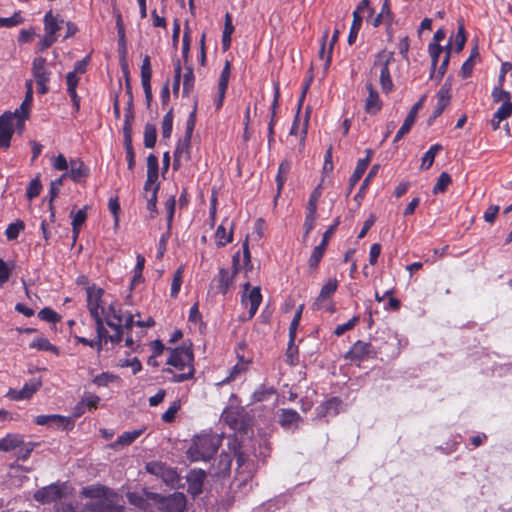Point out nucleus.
I'll use <instances>...</instances> for the list:
<instances>
[{"mask_svg":"<svg viewBox=\"0 0 512 512\" xmlns=\"http://www.w3.org/2000/svg\"><path fill=\"white\" fill-rule=\"evenodd\" d=\"M367 167H368V159H359L358 160L355 170L349 179V189H348L347 195H349L352 192L354 186L361 179V177L363 176Z\"/></svg>","mask_w":512,"mask_h":512,"instance_id":"a878e982","label":"nucleus"},{"mask_svg":"<svg viewBox=\"0 0 512 512\" xmlns=\"http://www.w3.org/2000/svg\"><path fill=\"white\" fill-rule=\"evenodd\" d=\"M180 80H181V64H180L179 60H176L174 63V80H173V93L175 95H177L179 92Z\"/></svg>","mask_w":512,"mask_h":512,"instance_id":"052dcab7","label":"nucleus"},{"mask_svg":"<svg viewBox=\"0 0 512 512\" xmlns=\"http://www.w3.org/2000/svg\"><path fill=\"white\" fill-rule=\"evenodd\" d=\"M30 348H35L41 351L57 352V348L49 342L47 338L38 337L30 343Z\"/></svg>","mask_w":512,"mask_h":512,"instance_id":"c9c22d12","label":"nucleus"},{"mask_svg":"<svg viewBox=\"0 0 512 512\" xmlns=\"http://www.w3.org/2000/svg\"><path fill=\"white\" fill-rule=\"evenodd\" d=\"M40 387V382L31 381L26 383L21 389H10L7 396L13 400H23L30 398Z\"/></svg>","mask_w":512,"mask_h":512,"instance_id":"f3484780","label":"nucleus"},{"mask_svg":"<svg viewBox=\"0 0 512 512\" xmlns=\"http://www.w3.org/2000/svg\"><path fill=\"white\" fill-rule=\"evenodd\" d=\"M221 445V438L218 434L204 433L196 436L193 444L187 451V455L191 461H208Z\"/></svg>","mask_w":512,"mask_h":512,"instance_id":"f03ea898","label":"nucleus"},{"mask_svg":"<svg viewBox=\"0 0 512 512\" xmlns=\"http://www.w3.org/2000/svg\"><path fill=\"white\" fill-rule=\"evenodd\" d=\"M240 261L239 252H237L232 259L233 271L230 272L228 269L221 268L218 274V285L217 290L222 295H226L230 286L233 284L234 277L238 272V265Z\"/></svg>","mask_w":512,"mask_h":512,"instance_id":"423d86ee","label":"nucleus"},{"mask_svg":"<svg viewBox=\"0 0 512 512\" xmlns=\"http://www.w3.org/2000/svg\"><path fill=\"white\" fill-rule=\"evenodd\" d=\"M451 176L447 172H442L433 187V193L438 194L444 192L451 183Z\"/></svg>","mask_w":512,"mask_h":512,"instance_id":"ea45409f","label":"nucleus"},{"mask_svg":"<svg viewBox=\"0 0 512 512\" xmlns=\"http://www.w3.org/2000/svg\"><path fill=\"white\" fill-rule=\"evenodd\" d=\"M38 317L46 322L56 323L60 321V316L51 308L45 307L38 313Z\"/></svg>","mask_w":512,"mask_h":512,"instance_id":"a18cd8bd","label":"nucleus"},{"mask_svg":"<svg viewBox=\"0 0 512 512\" xmlns=\"http://www.w3.org/2000/svg\"><path fill=\"white\" fill-rule=\"evenodd\" d=\"M375 355V350L370 343L357 341L347 352L346 358L350 360H363L370 356Z\"/></svg>","mask_w":512,"mask_h":512,"instance_id":"f8f14e48","label":"nucleus"},{"mask_svg":"<svg viewBox=\"0 0 512 512\" xmlns=\"http://www.w3.org/2000/svg\"><path fill=\"white\" fill-rule=\"evenodd\" d=\"M512 113V102L506 101L497 109L494 113L495 119L504 120L508 118Z\"/></svg>","mask_w":512,"mask_h":512,"instance_id":"3c124183","label":"nucleus"},{"mask_svg":"<svg viewBox=\"0 0 512 512\" xmlns=\"http://www.w3.org/2000/svg\"><path fill=\"white\" fill-rule=\"evenodd\" d=\"M276 393L275 389L272 387H265L260 386L258 389H256L251 398L253 402H263L268 401L272 395Z\"/></svg>","mask_w":512,"mask_h":512,"instance_id":"2f4dec72","label":"nucleus"},{"mask_svg":"<svg viewBox=\"0 0 512 512\" xmlns=\"http://www.w3.org/2000/svg\"><path fill=\"white\" fill-rule=\"evenodd\" d=\"M166 371L172 374V378L170 381L173 383L184 382L186 380L192 379L194 376V367H190L189 370H187V372L183 373H173L171 369H167Z\"/></svg>","mask_w":512,"mask_h":512,"instance_id":"09e8293b","label":"nucleus"},{"mask_svg":"<svg viewBox=\"0 0 512 512\" xmlns=\"http://www.w3.org/2000/svg\"><path fill=\"white\" fill-rule=\"evenodd\" d=\"M14 121L11 112H5L0 116V149H7L14 133Z\"/></svg>","mask_w":512,"mask_h":512,"instance_id":"1a4fd4ad","label":"nucleus"},{"mask_svg":"<svg viewBox=\"0 0 512 512\" xmlns=\"http://www.w3.org/2000/svg\"><path fill=\"white\" fill-rule=\"evenodd\" d=\"M23 19L19 13L7 18L0 17V27H14L22 23Z\"/></svg>","mask_w":512,"mask_h":512,"instance_id":"13d9d810","label":"nucleus"},{"mask_svg":"<svg viewBox=\"0 0 512 512\" xmlns=\"http://www.w3.org/2000/svg\"><path fill=\"white\" fill-rule=\"evenodd\" d=\"M74 182H80L88 175V168L79 158L71 159L69 162L68 172H66Z\"/></svg>","mask_w":512,"mask_h":512,"instance_id":"aec40b11","label":"nucleus"},{"mask_svg":"<svg viewBox=\"0 0 512 512\" xmlns=\"http://www.w3.org/2000/svg\"><path fill=\"white\" fill-rule=\"evenodd\" d=\"M492 97L494 102H506L510 101V93L503 90L501 85L499 87H495L492 92Z\"/></svg>","mask_w":512,"mask_h":512,"instance_id":"680f3d73","label":"nucleus"},{"mask_svg":"<svg viewBox=\"0 0 512 512\" xmlns=\"http://www.w3.org/2000/svg\"><path fill=\"white\" fill-rule=\"evenodd\" d=\"M67 485L62 484H50L36 491L34 498L36 501L41 503H52L64 498L67 494Z\"/></svg>","mask_w":512,"mask_h":512,"instance_id":"39448f33","label":"nucleus"},{"mask_svg":"<svg viewBox=\"0 0 512 512\" xmlns=\"http://www.w3.org/2000/svg\"><path fill=\"white\" fill-rule=\"evenodd\" d=\"M425 99H426V95H423L413 105V107L411 108L410 112L406 116L402 126L400 127V129L396 133V135L394 137V140H393L394 143L398 142L404 135H406L410 131V129L412 128V126H413V124H414V122L416 120L417 113L422 108V106H423V104L425 102Z\"/></svg>","mask_w":512,"mask_h":512,"instance_id":"9d476101","label":"nucleus"},{"mask_svg":"<svg viewBox=\"0 0 512 512\" xmlns=\"http://www.w3.org/2000/svg\"><path fill=\"white\" fill-rule=\"evenodd\" d=\"M359 319V316H354L346 323L338 325L334 330V334L336 336L343 335L346 331L351 330L359 322Z\"/></svg>","mask_w":512,"mask_h":512,"instance_id":"864d4df0","label":"nucleus"},{"mask_svg":"<svg viewBox=\"0 0 512 512\" xmlns=\"http://www.w3.org/2000/svg\"><path fill=\"white\" fill-rule=\"evenodd\" d=\"M466 43L465 28L462 23L459 24L456 35L454 36L455 51L461 52Z\"/></svg>","mask_w":512,"mask_h":512,"instance_id":"37998d69","label":"nucleus"},{"mask_svg":"<svg viewBox=\"0 0 512 512\" xmlns=\"http://www.w3.org/2000/svg\"><path fill=\"white\" fill-rule=\"evenodd\" d=\"M25 228L24 222L17 220L10 223L5 231L8 240H14L18 237L19 233Z\"/></svg>","mask_w":512,"mask_h":512,"instance_id":"a19ab883","label":"nucleus"},{"mask_svg":"<svg viewBox=\"0 0 512 512\" xmlns=\"http://www.w3.org/2000/svg\"><path fill=\"white\" fill-rule=\"evenodd\" d=\"M302 311H303V305H300L298 307L297 311L295 312V315L290 323L289 338H291V340H295V338H296V333H297V329H298V326H299V323L301 320Z\"/></svg>","mask_w":512,"mask_h":512,"instance_id":"c03bdc74","label":"nucleus"},{"mask_svg":"<svg viewBox=\"0 0 512 512\" xmlns=\"http://www.w3.org/2000/svg\"><path fill=\"white\" fill-rule=\"evenodd\" d=\"M244 370V365L236 364L229 371V375L223 379L219 385L227 384L230 381L234 380L242 371Z\"/></svg>","mask_w":512,"mask_h":512,"instance_id":"338daca9","label":"nucleus"},{"mask_svg":"<svg viewBox=\"0 0 512 512\" xmlns=\"http://www.w3.org/2000/svg\"><path fill=\"white\" fill-rule=\"evenodd\" d=\"M449 60H450L449 51H447L445 53V56L440 64L439 68H438L437 73L434 71V78L437 81H440L442 79V77L444 76V74L446 73L447 67L449 64Z\"/></svg>","mask_w":512,"mask_h":512,"instance_id":"69168bd1","label":"nucleus"},{"mask_svg":"<svg viewBox=\"0 0 512 512\" xmlns=\"http://www.w3.org/2000/svg\"><path fill=\"white\" fill-rule=\"evenodd\" d=\"M27 85H28V91L26 93V96H25L23 102L21 103L19 108H17L14 112H11V117L13 119L19 118V122H20L19 124L21 126H22V119L28 118L29 108L31 106L32 99H33L31 85L30 84H27Z\"/></svg>","mask_w":512,"mask_h":512,"instance_id":"4be33fe9","label":"nucleus"},{"mask_svg":"<svg viewBox=\"0 0 512 512\" xmlns=\"http://www.w3.org/2000/svg\"><path fill=\"white\" fill-rule=\"evenodd\" d=\"M170 355L167 359V364L175 367L178 370H189L193 367V352L190 347L182 346L174 349H168Z\"/></svg>","mask_w":512,"mask_h":512,"instance_id":"20e7f679","label":"nucleus"},{"mask_svg":"<svg viewBox=\"0 0 512 512\" xmlns=\"http://www.w3.org/2000/svg\"><path fill=\"white\" fill-rule=\"evenodd\" d=\"M190 142L191 138L189 137V135H185L183 139H180L178 141L174 152V166L176 169L181 165L183 160H189Z\"/></svg>","mask_w":512,"mask_h":512,"instance_id":"a211bd4d","label":"nucleus"},{"mask_svg":"<svg viewBox=\"0 0 512 512\" xmlns=\"http://www.w3.org/2000/svg\"><path fill=\"white\" fill-rule=\"evenodd\" d=\"M338 288V281L336 279H329L321 288V291L314 301L312 308L314 310L321 309L323 303L333 294Z\"/></svg>","mask_w":512,"mask_h":512,"instance_id":"6ab92c4d","label":"nucleus"},{"mask_svg":"<svg viewBox=\"0 0 512 512\" xmlns=\"http://www.w3.org/2000/svg\"><path fill=\"white\" fill-rule=\"evenodd\" d=\"M500 207L498 205H490L484 212L483 218L486 222L492 224L494 223Z\"/></svg>","mask_w":512,"mask_h":512,"instance_id":"e2e57ef3","label":"nucleus"},{"mask_svg":"<svg viewBox=\"0 0 512 512\" xmlns=\"http://www.w3.org/2000/svg\"><path fill=\"white\" fill-rule=\"evenodd\" d=\"M87 218V206H84L82 209L78 210L72 219V227L76 230V227H81V225L85 222Z\"/></svg>","mask_w":512,"mask_h":512,"instance_id":"4d7b16f0","label":"nucleus"},{"mask_svg":"<svg viewBox=\"0 0 512 512\" xmlns=\"http://www.w3.org/2000/svg\"><path fill=\"white\" fill-rule=\"evenodd\" d=\"M12 268L0 258V285L9 280Z\"/></svg>","mask_w":512,"mask_h":512,"instance_id":"774afa93","label":"nucleus"},{"mask_svg":"<svg viewBox=\"0 0 512 512\" xmlns=\"http://www.w3.org/2000/svg\"><path fill=\"white\" fill-rule=\"evenodd\" d=\"M295 340L289 338V343L286 351L287 362L290 365H296L298 362V348L294 345Z\"/></svg>","mask_w":512,"mask_h":512,"instance_id":"8fccbe9b","label":"nucleus"},{"mask_svg":"<svg viewBox=\"0 0 512 512\" xmlns=\"http://www.w3.org/2000/svg\"><path fill=\"white\" fill-rule=\"evenodd\" d=\"M378 170H379V165L372 166L369 173L367 174L364 181L362 182V184L359 188V191L357 192V194L354 197L355 201L360 202V200L363 198L366 188L370 184V181L376 176V174L378 173Z\"/></svg>","mask_w":512,"mask_h":512,"instance_id":"473e14b6","label":"nucleus"},{"mask_svg":"<svg viewBox=\"0 0 512 512\" xmlns=\"http://www.w3.org/2000/svg\"><path fill=\"white\" fill-rule=\"evenodd\" d=\"M64 19L59 14L54 15L52 11H48L44 16L45 32L51 36H57V32L62 28Z\"/></svg>","mask_w":512,"mask_h":512,"instance_id":"412c9836","label":"nucleus"},{"mask_svg":"<svg viewBox=\"0 0 512 512\" xmlns=\"http://www.w3.org/2000/svg\"><path fill=\"white\" fill-rule=\"evenodd\" d=\"M195 76L193 72V68L191 66L187 67L186 72L183 76V94L188 95L194 88Z\"/></svg>","mask_w":512,"mask_h":512,"instance_id":"4c0bfd02","label":"nucleus"},{"mask_svg":"<svg viewBox=\"0 0 512 512\" xmlns=\"http://www.w3.org/2000/svg\"><path fill=\"white\" fill-rule=\"evenodd\" d=\"M362 21H363L362 15L353 13V21H352V24L350 27V32H349L348 40H347L350 45H352L356 41L358 32L362 25Z\"/></svg>","mask_w":512,"mask_h":512,"instance_id":"f704fd0d","label":"nucleus"},{"mask_svg":"<svg viewBox=\"0 0 512 512\" xmlns=\"http://www.w3.org/2000/svg\"><path fill=\"white\" fill-rule=\"evenodd\" d=\"M64 418L59 415H38L35 418V423L38 425H49L54 422H63Z\"/></svg>","mask_w":512,"mask_h":512,"instance_id":"5fc2aeb1","label":"nucleus"},{"mask_svg":"<svg viewBox=\"0 0 512 512\" xmlns=\"http://www.w3.org/2000/svg\"><path fill=\"white\" fill-rule=\"evenodd\" d=\"M394 61L393 53L382 50L374 59L371 73L379 71V82L384 93L393 89V83L390 76L389 65Z\"/></svg>","mask_w":512,"mask_h":512,"instance_id":"7ed1b4c3","label":"nucleus"},{"mask_svg":"<svg viewBox=\"0 0 512 512\" xmlns=\"http://www.w3.org/2000/svg\"><path fill=\"white\" fill-rule=\"evenodd\" d=\"M429 55L431 57V73L430 78L434 79V71H436L437 63L441 53L443 52V47L437 43H430L428 47Z\"/></svg>","mask_w":512,"mask_h":512,"instance_id":"c85d7f7f","label":"nucleus"},{"mask_svg":"<svg viewBox=\"0 0 512 512\" xmlns=\"http://www.w3.org/2000/svg\"><path fill=\"white\" fill-rule=\"evenodd\" d=\"M33 448L34 445L32 443H24L22 441V444L17 448V458L21 461H26L30 457Z\"/></svg>","mask_w":512,"mask_h":512,"instance_id":"6e6d98bb","label":"nucleus"},{"mask_svg":"<svg viewBox=\"0 0 512 512\" xmlns=\"http://www.w3.org/2000/svg\"><path fill=\"white\" fill-rule=\"evenodd\" d=\"M182 277H183V270H182V268H178L174 273L173 281L171 284L170 294H171V297H173V298L177 297V295L180 291V287L182 284Z\"/></svg>","mask_w":512,"mask_h":512,"instance_id":"49530a36","label":"nucleus"},{"mask_svg":"<svg viewBox=\"0 0 512 512\" xmlns=\"http://www.w3.org/2000/svg\"><path fill=\"white\" fill-rule=\"evenodd\" d=\"M320 196H321L320 186H318L317 188L314 189V191L310 195L308 205H307L308 211L316 212L317 202H318V199L320 198Z\"/></svg>","mask_w":512,"mask_h":512,"instance_id":"0e129e2a","label":"nucleus"},{"mask_svg":"<svg viewBox=\"0 0 512 512\" xmlns=\"http://www.w3.org/2000/svg\"><path fill=\"white\" fill-rule=\"evenodd\" d=\"M146 469L149 473L160 477L167 484L173 485L178 480L176 471L161 462H149Z\"/></svg>","mask_w":512,"mask_h":512,"instance_id":"6e6552de","label":"nucleus"},{"mask_svg":"<svg viewBox=\"0 0 512 512\" xmlns=\"http://www.w3.org/2000/svg\"><path fill=\"white\" fill-rule=\"evenodd\" d=\"M366 89L369 93L368 97L365 101V111L368 114H376L382 108V102L380 100L379 94L376 89L373 87L372 83H366Z\"/></svg>","mask_w":512,"mask_h":512,"instance_id":"dca6fc26","label":"nucleus"},{"mask_svg":"<svg viewBox=\"0 0 512 512\" xmlns=\"http://www.w3.org/2000/svg\"><path fill=\"white\" fill-rule=\"evenodd\" d=\"M32 73L36 83L49 82L51 71L47 68V61L43 57H36L32 62Z\"/></svg>","mask_w":512,"mask_h":512,"instance_id":"4468645a","label":"nucleus"},{"mask_svg":"<svg viewBox=\"0 0 512 512\" xmlns=\"http://www.w3.org/2000/svg\"><path fill=\"white\" fill-rule=\"evenodd\" d=\"M443 149L442 145L440 144H434L432 145L429 150L424 154L422 157L420 168L422 170L429 169L432 164L434 163L435 157L439 151Z\"/></svg>","mask_w":512,"mask_h":512,"instance_id":"bb28decb","label":"nucleus"},{"mask_svg":"<svg viewBox=\"0 0 512 512\" xmlns=\"http://www.w3.org/2000/svg\"><path fill=\"white\" fill-rule=\"evenodd\" d=\"M327 245L321 243L317 245L309 258L308 264L310 268L316 269L325 253Z\"/></svg>","mask_w":512,"mask_h":512,"instance_id":"72a5a7b5","label":"nucleus"},{"mask_svg":"<svg viewBox=\"0 0 512 512\" xmlns=\"http://www.w3.org/2000/svg\"><path fill=\"white\" fill-rule=\"evenodd\" d=\"M93 512H123L124 507L115 505L107 498L96 499L91 503Z\"/></svg>","mask_w":512,"mask_h":512,"instance_id":"5701e85b","label":"nucleus"},{"mask_svg":"<svg viewBox=\"0 0 512 512\" xmlns=\"http://www.w3.org/2000/svg\"><path fill=\"white\" fill-rule=\"evenodd\" d=\"M301 421V416L294 409H281L279 411V423L286 430L294 431Z\"/></svg>","mask_w":512,"mask_h":512,"instance_id":"ddd939ff","label":"nucleus"},{"mask_svg":"<svg viewBox=\"0 0 512 512\" xmlns=\"http://www.w3.org/2000/svg\"><path fill=\"white\" fill-rule=\"evenodd\" d=\"M173 127V110L170 109L162 119V137L168 139L171 136Z\"/></svg>","mask_w":512,"mask_h":512,"instance_id":"58836bf2","label":"nucleus"},{"mask_svg":"<svg viewBox=\"0 0 512 512\" xmlns=\"http://www.w3.org/2000/svg\"><path fill=\"white\" fill-rule=\"evenodd\" d=\"M22 444V437L18 434H7L0 439V451L9 452Z\"/></svg>","mask_w":512,"mask_h":512,"instance_id":"b1692460","label":"nucleus"},{"mask_svg":"<svg viewBox=\"0 0 512 512\" xmlns=\"http://www.w3.org/2000/svg\"><path fill=\"white\" fill-rule=\"evenodd\" d=\"M157 140L156 126L151 123H146L144 127V146L146 148H154Z\"/></svg>","mask_w":512,"mask_h":512,"instance_id":"c756f323","label":"nucleus"},{"mask_svg":"<svg viewBox=\"0 0 512 512\" xmlns=\"http://www.w3.org/2000/svg\"><path fill=\"white\" fill-rule=\"evenodd\" d=\"M117 379V377L110 373H101L94 377L93 383L97 386H107L110 382Z\"/></svg>","mask_w":512,"mask_h":512,"instance_id":"bf43d9fd","label":"nucleus"},{"mask_svg":"<svg viewBox=\"0 0 512 512\" xmlns=\"http://www.w3.org/2000/svg\"><path fill=\"white\" fill-rule=\"evenodd\" d=\"M117 314L119 316V326L116 328H112L114 330V333L112 335L108 336V340L112 343H120L123 337V330H122V322H123V314L120 305L117 303Z\"/></svg>","mask_w":512,"mask_h":512,"instance_id":"e433bc0d","label":"nucleus"},{"mask_svg":"<svg viewBox=\"0 0 512 512\" xmlns=\"http://www.w3.org/2000/svg\"><path fill=\"white\" fill-rule=\"evenodd\" d=\"M450 90H451V83L449 80H446V82L441 86L439 91L437 92V105L434 108V117H439L444 109L449 105L450 103Z\"/></svg>","mask_w":512,"mask_h":512,"instance_id":"2eb2a0df","label":"nucleus"},{"mask_svg":"<svg viewBox=\"0 0 512 512\" xmlns=\"http://www.w3.org/2000/svg\"><path fill=\"white\" fill-rule=\"evenodd\" d=\"M234 31V26L232 24L231 16L226 14L225 16V25L222 33V47L224 50H227L231 44V35Z\"/></svg>","mask_w":512,"mask_h":512,"instance_id":"7c9ffc66","label":"nucleus"},{"mask_svg":"<svg viewBox=\"0 0 512 512\" xmlns=\"http://www.w3.org/2000/svg\"><path fill=\"white\" fill-rule=\"evenodd\" d=\"M205 474L203 472L192 473L188 476V492L196 496L202 492L203 480Z\"/></svg>","mask_w":512,"mask_h":512,"instance_id":"393cba45","label":"nucleus"},{"mask_svg":"<svg viewBox=\"0 0 512 512\" xmlns=\"http://www.w3.org/2000/svg\"><path fill=\"white\" fill-rule=\"evenodd\" d=\"M87 308L91 317L95 321L98 342L97 351L102 350V343L108 341V331L105 324L110 328L119 326V316L117 312V301L109 300L104 289L92 285L86 288Z\"/></svg>","mask_w":512,"mask_h":512,"instance_id":"f257e3e1","label":"nucleus"},{"mask_svg":"<svg viewBox=\"0 0 512 512\" xmlns=\"http://www.w3.org/2000/svg\"><path fill=\"white\" fill-rule=\"evenodd\" d=\"M41 183L38 178L32 179L27 187L26 196L28 199L37 197L41 192Z\"/></svg>","mask_w":512,"mask_h":512,"instance_id":"603ef678","label":"nucleus"},{"mask_svg":"<svg viewBox=\"0 0 512 512\" xmlns=\"http://www.w3.org/2000/svg\"><path fill=\"white\" fill-rule=\"evenodd\" d=\"M181 407V404H180V401L179 400H176L174 401L170 407L162 414V421L166 422V423H170L174 420L177 412L179 411Z\"/></svg>","mask_w":512,"mask_h":512,"instance_id":"de8ad7c7","label":"nucleus"},{"mask_svg":"<svg viewBox=\"0 0 512 512\" xmlns=\"http://www.w3.org/2000/svg\"><path fill=\"white\" fill-rule=\"evenodd\" d=\"M142 432H143L142 429L133 430V431H126V432L122 433L117 438V440L115 441V443L112 446L116 447L118 445H120V446L130 445L131 443H133L142 434Z\"/></svg>","mask_w":512,"mask_h":512,"instance_id":"cd10ccee","label":"nucleus"},{"mask_svg":"<svg viewBox=\"0 0 512 512\" xmlns=\"http://www.w3.org/2000/svg\"><path fill=\"white\" fill-rule=\"evenodd\" d=\"M186 504V496L181 492H174L162 500L161 509L163 512H184Z\"/></svg>","mask_w":512,"mask_h":512,"instance_id":"9b49d317","label":"nucleus"},{"mask_svg":"<svg viewBox=\"0 0 512 512\" xmlns=\"http://www.w3.org/2000/svg\"><path fill=\"white\" fill-rule=\"evenodd\" d=\"M215 237L218 246H225L232 241V230L227 234L223 225H219L215 232Z\"/></svg>","mask_w":512,"mask_h":512,"instance_id":"79ce46f5","label":"nucleus"},{"mask_svg":"<svg viewBox=\"0 0 512 512\" xmlns=\"http://www.w3.org/2000/svg\"><path fill=\"white\" fill-rule=\"evenodd\" d=\"M244 293L241 297V302L245 306H249L248 319H251L256 314L258 307L262 301V295L259 287L250 289L249 282L243 285Z\"/></svg>","mask_w":512,"mask_h":512,"instance_id":"0eeeda50","label":"nucleus"}]
</instances>
